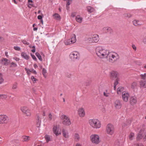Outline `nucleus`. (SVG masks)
<instances>
[{"mask_svg":"<svg viewBox=\"0 0 146 146\" xmlns=\"http://www.w3.org/2000/svg\"><path fill=\"white\" fill-rule=\"evenodd\" d=\"M96 55L100 58H105L108 56L109 50L102 46H96L95 48Z\"/></svg>","mask_w":146,"mask_h":146,"instance_id":"nucleus-1","label":"nucleus"},{"mask_svg":"<svg viewBox=\"0 0 146 146\" xmlns=\"http://www.w3.org/2000/svg\"><path fill=\"white\" fill-rule=\"evenodd\" d=\"M107 55L106 58L111 63H113L118 60L119 58V56L117 53L114 52H110L109 50Z\"/></svg>","mask_w":146,"mask_h":146,"instance_id":"nucleus-2","label":"nucleus"},{"mask_svg":"<svg viewBox=\"0 0 146 146\" xmlns=\"http://www.w3.org/2000/svg\"><path fill=\"white\" fill-rule=\"evenodd\" d=\"M99 40L98 35L95 34L92 35L87 36L85 38V40L89 43H96L98 42Z\"/></svg>","mask_w":146,"mask_h":146,"instance_id":"nucleus-3","label":"nucleus"},{"mask_svg":"<svg viewBox=\"0 0 146 146\" xmlns=\"http://www.w3.org/2000/svg\"><path fill=\"white\" fill-rule=\"evenodd\" d=\"M89 123L90 126L94 128H99L101 127L100 122L97 119H90Z\"/></svg>","mask_w":146,"mask_h":146,"instance_id":"nucleus-4","label":"nucleus"},{"mask_svg":"<svg viewBox=\"0 0 146 146\" xmlns=\"http://www.w3.org/2000/svg\"><path fill=\"white\" fill-rule=\"evenodd\" d=\"M106 133L110 136H112L114 133V128L113 125L108 124L106 126Z\"/></svg>","mask_w":146,"mask_h":146,"instance_id":"nucleus-5","label":"nucleus"},{"mask_svg":"<svg viewBox=\"0 0 146 146\" xmlns=\"http://www.w3.org/2000/svg\"><path fill=\"white\" fill-rule=\"evenodd\" d=\"M69 56L71 60L73 61H75L79 59L80 57V54L76 51H73L70 53Z\"/></svg>","mask_w":146,"mask_h":146,"instance_id":"nucleus-6","label":"nucleus"},{"mask_svg":"<svg viewBox=\"0 0 146 146\" xmlns=\"http://www.w3.org/2000/svg\"><path fill=\"white\" fill-rule=\"evenodd\" d=\"M61 119L62 124L66 125H69L71 124V122L69 117L67 115H63L61 116Z\"/></svg>","mask_w":146,"mask_h":146,"instance_id":"nucleus-7","label":"nucleus"},{"mask_svg":"<svg viewBox=\"0 0 146 146\" xmlns=\"http://www.w3.org/2000/svg\"><path fill=\"white\" fill-rule=\"evenodd\" d=\"M90 139L92 143L96 144H98L100 142L99 136L98 135H92L90 136Z\"/></svg>","mask_w":146,"mask_h":146,"instance_id":"nucleus-8","label":"nucleus"},{"mask_svg":"<svg viewBox=\"0 0 146 146\" xmlns=\"http://www.w3.org/2000/svg\"><path fill=\"white\" fill-rule=\"evenodd\" d=\"M9 120V117L5 114L0 115V124H6Z\"/></svg>","mask_w":146,"mask_h":146,"instance_id":"nucleus-9","label":"nucleus"},{"mask_svg":"<svg viewBox=\"0 0 146 146\" xmlns=\"http://www.w3.org/2000/svg\"><path fill=\"white\" fill-rule=\"evenodd\" d=\"M21 110L24 114L26 115V116L30 117L31 116V113L30 110L27 107H21Z\"/></svg>","mask_w":146,"mask_h":146,"instance_id":"nucleus-10","label":"nucleus"},{"mask_svg":"<svg viewBox=\"0 0 146 146\" xmlns=\"http://www.w3.org/2000/svg\"><path fill=\"white\" fill-rule=\"evenodd\" d=\"M114 105L116 109H120L122 106V104L121 101L119 100H116L114 102Z\"/></svg>","mask_w":146,"mask_h":146,"instance_id":"nucleus-11","label":"nucleus"},{"mask_svg":"<svg viewBox=\"0 0 146 146\" xmlns=\"http://www.w3.org/2000/svg\"><path fill=\"white\" fill-rule=\"evenodd\" d=\"M129 95L128 92H122V98L123 101L127 102L128 100Z\"/></svg>","mask_w":146,"mask_h":146,"instance_id":"nucleus-12","label":"nucleus"},{"mask_svg":"<svg viewBox=\"0 0 146 146\" xmlns=\"http://www.w3.org/2000/svg\"><path fill=\"white\" fill-rule=\"evenodd\" d=\"M53 131L56 136H58L61 133L59 127L56 125L54 126L53 128Z\"/></svg>","mask_w":146,"mask_h":146,"instance_id":"nucleus-13","label":"nucleus"},{"mask_svg":"<svg viewBox=\"0 0 146 146\" xmlns=\"http://www.w3.org/2000/svg\"><path fill=\"white\" fill-rule=\"evenodd\" d=\"M78 113L80 116L81 117H83L85 115V113L84 109L81 107L78 110Z\"/></svg>","mask_w":146,"mask_h":146,"instance_id":"nucleus-14","label":"nucleus"},{"mask_svg":"<svg viewBox=\"0 0 146 146\" xmlns=\"http://www.w3.org/2000/svg\"><path fill=\"white\" fill-rule=\"evenodd\" d=\"M137 102V98L135 96H132L131 97L130 100V104L131 105H134Z\"/></svg>","mask_w":146,"mask_h":146,"instance_id":"nucleus-15","label":"nucleus"},{"mask_svg":"<svg viewBox=\"0 0 146 146\" xmlns=\"http://www.w3.org/2000/svg\"><path fill=\"white\" fill-rule=\"evenodd\" d=\"M118 74V73L117 72L114 71H112L110 72V77L112 79L116 78Z\"/></svg>","mask_w":146,"mask_h":146,"instance_id":"nucleus-16","label":"nucleus"},{"mask_svg":"<svg viewBox=\"0 0 146 146\" xmlns=\"http://www.w3.org/2000/svg\"><path fill=\"white\" fill-rule=\"evenodd\" d=\"M139 85L141 88H146V78L145 80H141L139 82Z\"/></svg>","mask_w":146,"mask_h":146,"instance_id":"nucleus-17","label":"nucleus"},{"mask_svg":"<svg viewBox=\"0 0 146 146\" xmlns=\"http://www.w3.org/2000/svg\"><path fill=\"white\" fill-rule=\"evenodd\" d=\"M143 133L144 131L143 130H141L140 131L137 137V140H139L142 138Z\"/></svg>","mask_w":146,"mask_h":146,"instance_id":"nucleus-18","label":"nucleus"},{"mask_svg":"<svg viewBox=\"0 0 146 146\" xmlns=\"http://www.w3.org/2000/svg\"><path fill=\"white\" fill-rule=\"evenodd\" d=\"M2 62L3 64L6 66H7L10 63V61L9 60L4 58L2 59Z\"/></svg>","mask_w":146,"mask_h":146,"instance_id":"nucleus-19","label":"nucleus"},{"mask_svg":"<svg viewBox=\"0 0 146 146\" xmlns=\"http://www.w3.org/2000/svg\"><path fill=\"white\" fill-rule=\"evenodd\" d=\"M124 89L123 87L121 86L119 87L117 89V93L119 95H120L122 92H124Z\"/></svg>","mask_w":146,"mask_h":146,"instance_id":"nucleus-20","label":"nucleus"},{"mask_svg":"<svg viewBox=\"0 0 146 146\" xmlns=\"http://www.w3.org/2000/svg\"><path fill=\"white\" fill-rule=\"evenodd\" d=\"M62 134L63 136L66 138H68L69 137L68 132L64 129L62 130Z\"/></svg>","mask_w":146,"mask_h":146,"instance_id":"nucleus-21","label":"nucleus"},{"mask_svg":"<svg viewBox=\"0 0 146 146\" xmlns=\"http://www.w3.org/2000/svg\"><path fill=\"white\" fill-rule=\"evenodd\" d=\"M22 138L23 141L28 142L30 139V137L29 136L24 135L22 137Z\"/></svg>","mask_w":146,"mask_h":146,"instance_id":"nucleus-22","label":"nucleus"},{"mask_svg":"<svg viewBox=\"0 0 146 146\" xmlns=\"http://www.w3.org/2000/svg\"><path fill=\"white\" fill-rule=\"evenodd\" d=\"M103 30L105 31L106 32L109 33H111L112 32V29L110 27H104L103 28Z\"/></svg>","mask_w":146,"mask_h":146,"instance_id":"nucleus-23","label":"nucleus"},{"mask_svg":"<svg viewBox=\"0 0 146 146\" xmlns=\"http://www.w3.org/2000/svg\"><path fill=\"white\" fill-rule=\"evenodd\" d=\"M74 138L76 141H78L80 139L79 135L77 133H75L74 135Z\"/></svg>","mask_w":146,"mask_h":146,"instance_id":"nucleus-24","label":"nucleus"},{"mask_svg":"<svg viewBox=\"0 0 146 146\" xmlns=\"http://www.w3.org/2000/svg\"><path fill=\"white\" fill-rule=\"evenodd\" d=\"M53 18L56 20H59L60 19V15L57 13H56L53 15Z\"/></svg>","mask_w":146,"mask_h":146,"instance_id":"nucleus-25","label":"nucleus"},{"mask_svg":"<svg viewBox=\"0 0 146 146\" xmlns=\"http://www.w3.org/2000/svg\"><path fill=\"white\" fill-rule=\"evenodd\" d=\"M21 56L24 59L28 60L29 58V56L25 53L22 52L21 53Z\"/></svg>","mask_w":146,"mask_h":146,"instance_id":"nucleus-26","label":"nucleus"},{"mask_svg":"<svg viewBox=\"0 0 146 146\" xmlns=\"http://www.w3.org/2000/svg\"><path fill=\"white\" fill-rule=\"evenodd\" d=\"M82 18L79 15L77 16L76 17V21L79 23H80L82 22Z\"/></svg>","mask_w":146,"mask_h":146,"instance_id":"nucleus-27","label":"nucleus"},{"mask_svg":"<svg viewBox=\"0 0 146 146\" xmlns=\"http://www.w3.org/2000/svg\"><path fill=\"white\" fill-rule=\"evenodd\" d=\"M70 39V42L72 44L75 43L76 41V36L75 35H73L72 37Z\"/></svg>","mask_w":146,"mask_h":146,"instance_id":"nucleus-28","label":"nucleus"},{"mask_svg":"<svg viewBox=\"0 0 146 146\" xmlns=\"http://www.w3.org/2000/svg\"><path fill=\"white\" fill-rule=\"evenodd\" d=\"M119 80V79L118 78H117L116 80L114 83V89H115L116 86L118 84V82Z\"/></svg>","mask_w":146,"mask_h":146,"instance_id":"nucleus-29","label":"nucleus"},{"mask_svg":"<svg viewBox=\"0 0 146 146\" xmlns=\"http://www.w3.org/2000/svg\"><path fill=\"white\" fill-rule=\"evenodd\" d=\"M45 138L47 142L50 141L52 139V137L48 135H46L45 136Z\"/></svg>","mask_w":146,"mask_h":146,"instance_id":"nucleus-30","label":"nucleus"},{"mask_svg":"<svg viewBox=\"0 0 146 146\" xmlns=\"http://www.w3.org/2000/svg\"><path fill=\"white\" fill-rule=\"evenodd\" d=\"M133 24L135 26H137L138 25H141V24L139 23V21L136 20L133 21Z\"/></svg>","mask_w":146,"mask_h":146,"instance_id":"nucleus-31","label":"nucleus"},{"mask_svg":"<svg viewBox=\"0 0 146 146\" xmlns=\"http://www.w3.org/2000/svg\"><path fill=\"white\" fill-rule=\"evenodd\" d=\"M141 78L143 80H145L146 79V73H145L143 74H141L140 75Z\"/></svg>","mask_w":146,"mask_h":146,"instance_id":"nucleus-32","label":"nucleus"},{"mask_svg":"<svg viewBox=\"0 0 146 146\" xmlns=\"http://www.w3.org/2000/svg\"><path fill=\"white\" fill-rule=\"evenodd\" d=\"M35 55L36 57L38 58L40 61H42V59L39 53L37 52H36L35 53Z\"/></svg>","mask_w":146,"mask_h":146,"instance_id":"nucleus-33","label":"nucleus"},{"mask_svg":"<svg viewBox=\"0 0 146 146\" xmlns=\"http://www.w3.org/2000/svg\"><path fill=\"white\" fill-rule=\"evenodd\" d=\"M135 134L133 133H131L129 136V138L130 140H132L134 138Z\"/></svg>","mask_w":146,"mask_h":146,"instance_id":"nucleus-34","label":"nucleus"},{"mask_svg":"<svg viewBox=\"0 0 146 146\" xmlns=\"http://www.w3.org/2000/svg\"><path fill=\"white\" fill-rule=\"evenodd\" d=\"M87 9L88 12L90 13L94 11V9L90 6L88 7Z\"/></svg>","mask_w":146,"mask_h":146,"instance_id":"nucleus-35","label":"nucleus"},{"mask_svg":"<svg viewBox=\"0 0 146 146\" xmlns=\"http://www.w3.org/2000/svg\"><path fill=\"white\" fill-rule=\"evenodd\" d=\"M37 125L39 126L40 125L41 123V119L38 115H37Z\"/></svg>","mask_w":146,"mask_h":146,"instance_id":"nucleus-36","label":"nucleus"},{"mask_svg":"<svg viewBox=\"0 0 146 146\" xmlns=\"http://www.w3.org/2000/svg\"><path fill=\"white\" fill-rule=\"evenodd\" d=\"M8 96L7 94H1L0 99H5L7 98Z\"/></svg>","mask_w":146,"mask_h":146,"instance_id":"nucleus-37","label":"nucleus"},{"mask_svg":"<svg viewBox=\"0 0 146 146\" xmlns=\"http://www.w3.org/2000/svg\"><path fill=\"white\" fill-rule=\"evenodd\" d=\"M110 94L108 92L107 90H106L103 93L104 96L106 97H108L109 96Z\"/></svg>","mask_w":146,"mask_h":146,"instance_id":"nucleus-38","label":"nucleus"},{"mask_svg":"<svg viewBox=\"0 0 146 146\" xmlns=\"http://www.w3.org/2000/svg\"><path fill=\"white\" fill-rule=\"evenodd\" d=\"M64 43L66 45H68L71 44H72V42H70V39H68L65 40L64 41Z\"/></svg>","mask_w":146,"mask_h":146,"instance_id":"nucleus-39","label":"nucleus"},{"mask_svg":"<svg viewBox=\"0 0 146 146\" xmlns=\"http://www.w3.org/2000/svg\"><path fill=\"white\" fill-rule=\"evenodd\" d=\"M17 84L16 83H15L12 86V89H15L17 88Z\"/></svg>","mask_w":146,"mask_h":146,"instance_id":"nucleus-40","label":"nucleus"},{"mask_svg":"<svg viewBox=\"0 0 146 146\" xmlns=\"http://www.w3.org/2000/svg\"><path fill=\"white\" fill-rule=\"evenodd\" d=\"M137 85V84L136 82H133L131 85V87L132 88H134Z\"/></svg>","mask_w":146,"mask_h":146,"instance_id":"nucleus-41","label":"nucleus"},{"mask_svg":"<svg viewBox=\"0 0 146 146\" xmlns=\"http://www.w3.org/2000/svg\"><path fill=\"white\" fill-rule=\"evenodd\" d=\"M53 117V115L50 113L48 115V120H52Z\"/></svg>","mask_w":146,"mask_h":146,"instance_id":"nucleus-42","label":"nucleus"},{"mask_svg":"<svg viewBox=\"0 0 146 146\" xmlns=\"http://www.w3.org/2000/svg\"><path fill=\"white\" fill-rule=\"evenodd\" d=\"M46 70L44 68H43L42 69V74H43L44 76L45 77H46Z\"/></svg>","mask_w":146,"mask_h":146,"instance_id":"nucleus-43","label":"nucleus"},{"mask_svg":"<svg viewBox=\"0 0 146 146\" xmlns=\"http://www.w3.org/2000/svg\"><path fill=\"white\" fill-rule=\"evenodd\" d=\"M3 80L2 75L0 74V84H1L3 82Z\"/></svg>","mask_w":146,"mask_h":146,"instance_id":"nucleus-44","label":"nucleus"},{"mask_svg":"<svg viewBox=\"0 0 146 146\" xmlns=\"http://www.w3.org/2000/svg\"><path fill=\"white\" fill-rule=\"evenodd\" d=\"M14 48L15 50L18 51H20L21 50L20 48L17 46H14Z\"/></svg>","mask_w":146,"mask_h":146,"instance_id":"nucleus-45","label":"nucleus"},{"mask_svg":"<svg viewBox=\"0 0 146 146\" xmlns=\"http://www.w3.org/2000/svg\"><path fill=\"white\" fill-rule=\"evenodd\" d=\"M31 79L33 82L34 83H35L36 82V81L37 80L36 78H35L33 76H32L31 77Z\"/></svg>","mask_w":146,"mask_h":146,"instance_id":"nucleus-46","label":"nucleus"},{"mask_svg":"<svg viewBox=\"0 0 146 146\" xmlns=\"http://www.w3.org/2000/svg\"><path fill=\"white\" fill-rule=\"evenodd\" d=\"M41 14L42 15H39L38 16L37 18L38 19L40 20L42 19V18L43 17V15L42 14V13H41Z\"/></svg>","mask_w":146,"mask_h":146,"instance_id":"nucleus-47","label":"nucleus"},{"mask_svg":"<svg viewBox=\"0 0 146 146\" xmlns=\"http://www.w3.org/2000/svg\"><path fill=\"white\" fill-rule=\"evenodd\" d=\"M31 56L33 58V59L35 61H36L37 60V59L36 57V56L34 55H33L32 54H31Z\"/></svg>","mask_w":146,"mask_h":146,"instance_id":"nucleus-48","label":"nucleus"},{"mask_svg":"<svg viewBox=\"0 0 146 146\" xmlns=\"http://www.w3.org/2000/svg\"><path fill=\"white\" fill-rule=\"evenodd\" d=\"M11 66H13V67H16L17 66V65L15 63H14L13 62H12L11 63Z\"/></svg>","mask_w":146,"mask_h":146,"instance_id":"nucleus-49","label":"nucleus"},{"mask_svg":"<svg viewBox=\"0 0 146 146\" xmlns=\"http://www.w3.org/2000/svg\"><path fill=\"white\" fill-rule=\"evenodd\" d=\"M76 15V13L75 12H74L72 13L71 15V16L72 17H74Z\"/></svg>","mask_w":146,"mask_h":146,"instance_id":"nucleus-50","label":"nucleus"},{"mask_svg":"<svg viewBox=\"0 0 146 146\" xmlns=\"http://www.w3.org/2000/svg\"><path fill=\"white\" fill-rule=\"evenodd\" d=\"M143 42L145 44H146V36L143 39Z\"/></svg>","mask_w":146,"mask_h":146,"instance_id":"nucleus-51","label":"nucleus"},{"mask_svg":"<svg viewBox=\"0 0 146 146\" xmlns=\"http://www.w3.org/2000/svg\"><path fill=\"white\" fill-rule=\"evenodd\" d=\"M25 70L27 71V73L28 75H29L30 74V72L29 71V69H27L26 68H25Z\"/></svg>","mask_w":146,"mask_h":146,"instance_id":"nucleus-52","label":"nucleus"},{"mask_svg":"<svg viewBox=\"0 0 146 146\" xmlns=\"http://www.w3.org/2000/svg\"><path fill=\"white\" fill-rule=\"evenodd\" d=\"M132 47L134 50L136 51V47L134 44L132 45Z\"/></svg>","mask_w":146,"mask_h":146,"instance_id":"nucleus-53","label":"nucleus"},{"mask_svg":"<svg viewBox=\"0 0 146 146\" xmlns=\"http://www.w3.org/2000/svg\"><path fill=\"white\" fill-rule=\"evenodd\" d=\"M70 3L71 2H70L69 1H67V3L66 5V7H67V8H68V6L70 5Z\"/></svg>","mask_w":146,"mask_h":146,"instance_id":"nucleus-54","label":"nucleus"},{"mask_svg":"<svg viewBox=\"0 0 146 146\" xmlns=\"http://www.w3.org/2000/svg\"><path fill=\"white\" fill-rule=\"evenodd\" d=\"M13 59L17 61H18L19 60V58L16 57L14 58Z\"/></svg>","mask_w":146,"mask_h":146,"instance_id":"nucleus-55","label":"nucleus"},{"mask_svg":"<svg viewBox=\"0 0 146 146\" xmlns=\"http://www.w3.org/2000/svg\"><path fill=\"white\" fill-rule=\"evenodd\" d=\"M23 42L25 44H29V43L26 40H23Z\"/></svg>","mask_w":146,"mask_h":146,"instance_id":"nucleus-56","label":"nucleus"},{"mask_svg":"<svg viewBox=\"0 0 146 146\" xmlns=\"http://www.w3.org/2000/svg\"><path fill=\"white\" fill-rule=\"evenodd\" d=\"M5 54L7 57H9V55H8V52L7 51L5 52Z\"/></svg>","mask_w":146,"mask_h":146,"instance_id":"nucleus-57","label":"nucleus"},{"mask_svg":"<svg viewBox=\"0 0 146 146\" xmlns=\"http://www.w3.org/2000/svg\"><path fill=\"white\" fill-rule=\"evenodd\" d=\"M119 142H117L115 145V146H119Z\"/></svg>","mask_w":146,"mask_h":146,"instance_id":"nucleus-58","label":"nucleus"},{"mask_svg":"<svg viewBox=\"0 0 146 146\" xmlns=\"http://www.w3.org/2000/svg\"><path fill=\"white\" fill-rule=\"evenodd\" d=\"M137 146H143V145L141 143H139L137 145Z\"/></svg>","mask_w":146,"mask_h":146,"instance_id":"nucleus-59","label":"nucleus"},{"mask_svg":"<svg viewBox=\"0 0 146 146\" xmlns=\"http://www.w3.org/2000/svg\"><path fill=\"white\" fill-rule=\"evenodd\" d=\"M31 51L32 52L34 53L35 52L36 49L35 48H34L33 49H32Z\"/></svg>","mask_w":146,"mask_h":146,"instance_id":"nucleus-60","label":"nucleus"},{"mask_svg":"<svg viewBox=\"0 0 146 146\" xmlns=\"http://www.w3.org/2000/svg\"><path fill=\"white\" fill-rule=\"evenodd\" d=\"M34 68H36L38 67L37 65L36 64H34Z\"/></svg>","mask_w":146,"mask_h":146,"instance_id":"nucleus-61","label":"nucleus"},{"mask_svg":"<svg viewBox=\"0 0 146 146\" xmlns=\"http://www.w3.org/2000/svg\"><path fill=\"white\" fill-rule=\"evenodd\" d=\"M76 146H82V145L79 143H77L76 145Z\"/></svg>","mask_w":146,"mask_h":146,"instance_id":"nucleus-62","label":"nucleus"},{"mask_svg":"<svg viewBox=\"0 0 146 146\" xmlns=\"http://www.w3.org/2000/svg\"><path fill=\"white\" fill-rule=\"evenodd\" d=\"M29 72H33L34 70L33 69H29Z\"/></svg>","mask_w":146,"mask_h":146,"instance_id":"nucleus-63","label":"nucleus"},{"mask_svg":"<svg viewBox=\"0 0 146 146\" xmlns=\"http://www.w3.org/2000/svg\"><path fill=\"white\" fill-rule=\"evenodd\" d=\"M37 30V28L36 27H35L33 28V30L34 31H36Z\"/></svg>","mask_w":146,"mask_h":146,"instance_id":"nucleus-64","label":"nucleus"}]
</instances>
